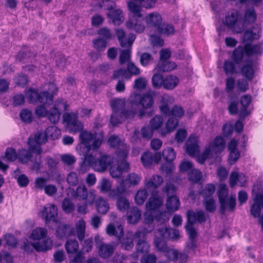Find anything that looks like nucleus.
<instances>
[{"label": "nucleus", "mask_w": 263, "mask_h": 263, "mask_svg": "<svg viewBox=\"0 0 263 263\" xmlns=\"http://www.w3.org/2000/svg\"><path fill=\"white\" fill-rule=\"evenodd\" d=\"M79 138L81 143L80 155L85 156L98 149L101 145L103 140L102 135L95 136L86 130L80 132Z\"/></svg>", "instance_id": "1"}, {"label": "nucleus", "mask_w": 263, "mask_h": 263, "mask_svg": "<svg viewBox=\"0 0 263 263\" xmlns=\"http://www.w3.org/2000/svg\"><path fill=\"white\" fill-rule=\"evenodd\" d=\"M229 190L225 184H221L217 191V196L220 204L219 212L221 214H225L227 209L230 212H233L236 207V198L231 195L228 197Z\"/></svg>", "instance_id": "2"}, {"label": "nucleus", "mask_w": 263, "mask_h": 263, "mask_svg": "<svg viewBox=\"0 0 263 263\" xmlns=\"http://www.w3.org/2000/svg\"><path fill=\"white\" fill-rule=\"evenodd\" d=\"M92 152L85 156L89 165L98 172H103L114 162V157L110 155L103 154L96 158Z\"/></svg>", "instance_id": "3"}, {"label": "nucleus", "mask_w": 263, "mask_h": 263, "mask_svg": "<svg viewBox=\"0 0 263 263\" xmlns=\"http://www.w3.org/2000/svg\"><path fill=\"white\" fill-rule=\"evenodd\" d=\"M26 99L29 103L37 104L40 103L42 105H49L53 103V93L48 91H39L33 88L29 89L25 93Z\"/></svg>", "instance_id": "4"}, {"label": "nucleus", "mask_w": 263, "mask_h": 263, "mask_svg": "<svg viewBox=\"0 0 263 263\" xmlns=\"http://www.w3.org/2000/svg\"><path fill=\"white\" fill-rule=\"evenodd\" d=\"M238 12L234 9L228 11L223 20V23L236 33H241L244 30V24L239 18Z\"/></svg>", "instance_id": "5"}, {"label": "nucleus", "mask_w": 263, "mask_h": 263, "mask_svg": "<svg viewBox=\"0 0 263 263\" xmlns=\"http://www.w3.org/2000/svg\"><path fill=\"white\" fill-rule=\"evenodd\" d=\"M69 191L72 198L84 200L86 204L93 203L96 197L94 191H88L85 185H79L76 190L69 188Z\"/></svg>", "instance_id": "6"}, {"label": "nucleus", "mask_w": 263, "mask_h": 263, "mask_svg": "<svg viewBox=\"0 0 263 263\" xmlns=\"http://www.w3.org/2000/svg\"><path fill=\"white\" fill-rule=\"evenodd\" d=\"M154 102V96L149 93H143L141 99V105L143 109L140 110L138 117L141 119L144 117L149 118L154 114L153 106Z\"/></svg>", "instance_id": "7"}, {"label": "nucleus", "mask_w": 263, "mask_h": 263, "mask_svg": "<svg viewBox=\"0 0 263 263\" xmlns=\"http://www.w3.org/2000/svg\"><path fill=\"white\" fill-rule=\"evenodd\" d=\"M63 121L66 123L67 129L70 133L75 134L80 132L83 128V125L78 120L77 114L73 112L64 114Z\"/></svg>", "instance_id": "8"}, {"label": "nucleus", "mask_w": 263, "mask_h": 263, "mask_svg": "<svg viewBox=\"0 0 263 263\" xmlns=\"http://www.w3.org/2000/svg\"><path fill=\"white\" fill-rule=\"evenodd\" d=\"M161 159L160 153H153L150 152H144L141 157V162L146 167L151 166L154 162L158 163Z\"/></svg>", "instance_id": "9"}, {"label": "nucleus", "mask_w": 263, "mask_h": 263, "mask_svg": "<svg viewBox=\"0 0 263 263\" xmlns=\"http://www.w3.org/2000/svg\"><path fill=\"white\" fill-rule=\"evenodd\" d=\"M252 101V97L250 95H245L241 96L240 102L241 107L239 111V118L240 119H245L251 112V111L248 109Z\"/></svg>", "instance_id": "10"}, {"label": "nucleus", "mask_w": 263, "mask_h": 263, "mask_svg": "<svg viewBox=\"0 0 263 263\" xmlns=\"http://www.w3.org/2000/svg\"><path fill=\"white\" fill-rule=\"evenodd\" d=\"M41 214L46 223L51 221L56 222V218L58 215L57 207L53 204H49L48 206H44Z\"/></svg>", "instance_id": "11"}, {"label": "nucleus", "mask_w": 263, "mask_h": 263, "mask_svg": "<svg viewBox=\"0 0 263 263\" xmlns=\"http://www.w3.org/2000/svg\"><path fill=\"white\" fill-rule=\"evenodd\" d=\"M56 237L60 239L67 238L69 236H75L74 229L69 224H60L55 232Z\"/></svg>", "instance_id": "12"}, {"label": "nucleus", "mask_w": 263, "mask_h": 263, "mask_svg": "<svg viewBox=\"0 0 263 263\" xmlns=\"http://www.w3.org/2000/svg\"><path fill=\"white\" fill-rule=\"evenodd\" d=\"M225 144L224 138L220 136H217L210 146L208 148H206L204 153L208 154L211 151L216 154L220 153L224 149Z\"/></svg>", "instance_id": "13"}, {"label": "nucleus", "mask_w": 263, "mask_h": 263, "mask_svg": "<svg viewBox=\"0 0 263 263\" xmlns=\"http://www.w3.org/2000/svg\"><path fill=\"white\" fill-rule=\"evenodd\" d=\"M116 35L120 46L122 47L131 46L136 39V36L133 34H130V36H128V39H126L125 31L120 28L116 30Z\"/></svg>", "instance_id": "14"}, {"label": "nucleus", "mask_w": 263, "mask_h": 263, "mask_svg": "<svg viewBox=\"0 0 263 263\" xmlns=\"http://www.w3.org/2000/svg\"><path fill=\"white\" fill-rule=\"evenodd\" d=\"M247 50L245 45H239L234 49L231 57L236 64L240 65L243 62L245 55L247 56Z\"/></svg>", "instance_id": "15"}, {"label": "nucleus", "mask_w": 263, "mask_h": 263, "mask_svg": "<svg viewBox=\"0 0 263 263\" xmlns=\"http://www.w3.org/2000/svg\"><path fill=\"white\" fill-rule=\"evenodd\" d=\"M187 219L188 222H193L194 224L196 222L203 223L206 220L205 214L201 210L197 211L196 212L192 210L187 211Z\"/></svg>", "instance_id": "16"}, {"label": "nucleus", "mask_w": 263, "mask_h": 263, "mask_svg": "<svg viewBox=\"0 0 263 263\" xmlns=\"http://www.w3.org/2000/svg\"><path fill=\"white\" fill-rule=\"evenodd\" d=\"M143 17L139 18L138 17L130 18L126 23V26L127 28L135 30L136 32L142 33L144 29L145 26L142 22Z\"/></svg>", "instance_id": "17"}, {"label": "nucleus", "mask_w": 263, "mask_h": 263, "mask_svg": "<svg viewBox=\"0 0 263 263\" xmlns=\"http://www.w3.org/2000/svg\"><path fill=\"white\" fill-rule=\"evenodd\" d=\"M126 216L129 223L136 224L141 218V212L137 207L133 206L127 211Z\"/></svg>", "instance_id": "18"}, {"label": "nucleus", "mask_w": 263, "mask_h": 263, "mask_svg": "<svg viewBox=\"0 0 263 263\" xmlns=\"http://www.w3.org/2000/svg\"><path fill=\"white\" fill-rule=\"evenodd\" d=\"M107 16L115 25H120L124 20V15L121 9H109Z\"/></svg>", "instance_id": "19"}, {"label": "nucleus", "mask_w": 263, "mask_h": 263, "mask_svg": "<svg viewBox=\"0 0 263 263\" xmlns=\"http://www.w3.org/2000/svg\"><path fill=\"white\" fill-rule=\"evenodd\" d=\"M106 232L109 236H115L118 240H120L124 235L123 227L121 224L116 228L114 224L110 223L106 227Z\"/></svg>", "instance_id": "20"}, {"label": "nucleus", "mask_w": 263, "mask_h": 263, "mask_svg": "<svg viewBox=\"0 0 263 263\" xmlns=\"http://www.w3.org/2000/svg\"><path fill=\"white\" fill-rule=\"evenodd\" d=\"M52 247L51 240L46 237L40 240L34 242V250L37 252H46L50 250Z\"/></svg>", "instance_id": "21"}, {"label": "nucleus", "mask_w": 263, "mask_h": 263, "mask_svg": "<svg viewBox=\"0 0 263 263\" xmlns=\"http://www.w3.org/2000/svg\"><path fill=\"white\" fill-rule=\"evenodd\" d=\"M145 21L149 27H154L157 30L162 21L161 15L158 13L148 14L145 17Z\"/></svg>", "instance_id": "22"}, {"label": "nucleus", "mask_w": 263, "mask_h": 263, "mask_svg": "<svg viewBox=\"0 0 263 263\" xmlns=\"http://www.w3.org/2000/svg\"><path fill=\"white\" fill-rule=\"evenodd\" d=\"M241 74L249 81L253 80L255 75V70L253 68V63L252 60L247 64H244L240 69Z\"/></svg>", "instance_id": "23"}, {"label": "nucleus", "mask_w": 263, "mask_h": 263, "mask_svg": "<svg viewBox=\"0 0 263 263\" xmlns=\"http://www.w3.org/2000/svg\"><path fill=\"white\" fill-rule=\"evenodd\" d=\"M163 182L162 176L158 175H153L148 180L145 179L144 186L147 189H156Z\"/></svg>", "instance_id": "24"}, {"label": "nucleus", "mask_w": 263, "mask_h": 263, "mask_svg": "<svg viewBox=\"0 0 263 263\" xmlns=\"http://www.w3.org/2000/svg\"><path fill=\"white\" fill-rule=\"evenodd\" d=\"M179 121L176 118L170 116L166 123L165 128H163L160 131V134L162 137L165 136L167 134L174 131L178 125Z\"/></svg>", "instance_id": "25"}, {"label": "nucleus", "mask_w": 263, "mask_h": 263, "mask_svg": "<svg viewBox=\"0 0 263 263\" xmlns=\"http://www.w3.org/2000/svg\"><path fill=\"white\" fill-rule=\"evenodd\" d=\"M168 255L170 259L173 261L179 260L180 263H185L188 259L187 252H178L176 250H169Z\"/></svg>", "instance_id": "26"}, {"label": "nucleus", "mask_w": 263, "mask_h": 263, "mask_svg": "<svg viewBox=\"0 0 263 263\" xmlns=\"http://www.w3.org/2000/svg\"><path fill=\"white\" fill-rule=\"evenodd\" d=\"M180 205V200L177 196L167 197L166 207L168 212L173 213L175 212L179 209Z\"/></svg>", "instance_id": "27"}, {"label": "nucleus", "mask_w": 263, "mask_h": 263, "mask_svg": "<svg viewBox=\"0 0 263 263\" xmlns=\"http://www.w3.org/2000/svg\"><path fill=\"white\" fill-rule=\"evenodd\" d=\"M229 106L228 110L230 115H235L239 113L238 111V103L239 100L237 96L234 95H231L228 97Z\"/></svg>", "instance_id": "28"}, {"label": "nucleus", "mask_w": 263, "mask_h": 263, "mask_svg": "<svg viewBox=\"0 0 263 263\" xmlns=\"http://www.w3.org/2000/svg\"><path fill=\"white\" fill-rule=\"evenodd\" d=\"M163 200L161 197L153 194L146 203L147 208L151 210H155L159 209L163 204Z\"/></svg>", "instance_id": "29"}, {"label": "nucleus", "mask_w": 263, "mask_h": 263, "mask_svg": "<svg viewBox=\"0 0 263 263\" xmlns=\"http://www.w3.org/2000/svg\"><path fill=\"white\" fill-rule=\"evenodd\" d=\"M247 50V56L250 57L253 54H261L263 52V41L258 44L251 45L250 43L245 44Z\"/></svg>", "instance_id": "30"}, {"label": "nucleus", "mask_w": 263, "mask_h": 263, "mask_svg": "<svg viewBox=\"0 0 263 263\" xmlns=\"http://www.w3.org/2000/svg\"><path fill=\"white\" fill-rule=\"evenodd\" d=\"M96 207L97 212L102 215L105 214L109 209V205L108 201L102 197H99L96 200Z\"/></svg>", "instance_id": "31"}, {"label": "nucleus", "mask_w": 263, "mask_h": 263, "mask_svg": "<svg viewBox=\"0 0 263 263\" xmlns=\"http://www.w3.org/2000/svg\"><path fill=\"white\" fill-rule=\"evenodd\" d=\"M32 152L29 146V149H22L17 153V159L19 162L22 164L27 163L31 161L32 157Z\"/></svg>", "instance_id": "32"}, {"label": "nucleus", "mask_w": 263, "mask_h": 263, "mask_svg": "<svg viewBox=\"0 0 263 263\" xmlns=\"http://www.w3.org/2000/svg\"><path fill=\"white\" fill-rule=\"evenodd\" d=\"M114 247L109 244H102L99 247V254L103 258H108L114 251Z\"/></svg>", "instance_id": "33"}, {"label": "nucleus", "mask_w": 263, "mask_h": 263, "mask_svg": "<svg viewBox=\"0 0 263 263\" xmlns=\"http://www.w3.org/2000/svg\"><path fill=\"white\" fill-rule=\"evenodd\" d=\"M66 180L67 183L70 186H77L84 181L79 174L74 172H71L67 175Z\"/></svg>", "instance_id": "34"}, {"label": "nucleus", "mask_w": 263, "mask_h": 263, "mask_svg": "<svg viewBox=\"0 0 263 263\" xmlns=\"http://www.w3.org/2000/svg\"><path fill=\"white\" fill-rule=\"evenodd\" d=\"M29 141H32L31 143L33 145H39L41 146V145L45 144L47 141V138L44 132L39 131L34 135V139L29 138L28 142Z\"/></svg>", "instance_id": "35"}, {"label": "nucleus", "mask_w": 263, "mask_h": 263, "mask_svg": "<svg viewBox=\"0 0 263 263\" xmlns=\"http://www.w3.org/2000/svg\"><path fill=\"white\" fill-rule=\"evenodd\" d=\"M178 83L179 79L176 76L170 75L164 79L163 87L166 89L172 90L178 84Z\"/></svg>", "instance_id": "36"}, {"label": "nucleus", "mask_w": 263, "mask_h": 263, "mask_svg": "<svg viewBox=\"0 0 263 263\" xmlns=\"http://www.w3.org/2000/svg\"><path fill=\"white\" fill-rule=\"evenodd\" d=\"M157 31L160 34L165 36H170L174 34L175 32V28L171 24L161 23L158 27Z\"/></svg>", "instance_id": "37"}, {"label": "nucleus", "mask_w": 263, "mask_h": 263, "mask_svg": "<svg viewBox=\"0 0 263 263\" xmlns=\"http://www.w3.org/2000/svg\"><path fill=\"white\" fill-rule=\"evenodd\" d=\"M44 133L47 139L52 140L59 139L61 134V130L54 125L48 127Z\"/></svg>", "instance_id": "38"}, {"label": "nucleus", "mask_w": 263, "mask_h": 263, "mask_svg": "<svg viewBox=\"0 0 263 263\" xmlns=\"http://www.w3.org/2000/svg\"><path fill=\"white\" fill-rule=\"evenodd\" d=\"M256 13L253 7L247 8L244 14L243 22L249 24L254 23L256 20Z\"/></svg>", "instance_id": "39"}, {"label": "nucleus", "mask_w": 263, "mask_h": 263, "mask_svg": "<svg viewBox=\"0 0 263 263\" xmlns=\"http://www.w3.org/2000/svg\"><path fill=\"white\" fill-rule=\"evenodd\" d=\"M128 154L126 149L119 150L117 153L118 163L123 165L125 170H128L129 167V164L126 160Z\"/></svg>", "instance_id": "40"}, {"label": "nucleus", "mask_w": 263, "mask_h": 263, "mask_svg": "<svg viewBox=\"0 0 263 263\" xmlns=\"http://www.w3.org/2000/svg\"><path fill=\"white\" fill-rule=\"evenodd\" d=\"M32 141H29L28 144L30 147L31 150L33 153L35 154V158L33 160H31L30 161L34 163H39V164H42V156L41 153L42 152V150L41 147L39 145H33L31 143Z\"/></svg>", "instance_id": "41"}, {"label": "nucleus", "mask_w": 263, "mask_h": 263, "mask_svg": "<svg viewBox=\"0 0 263 263\" xmlns=\"http://www.w3.org/2000/svg\"><path fill=\"white\" fill-rule=\"evenodd\" d=\"M202 178V173L199 170L193 168L188 172V180L192 183H198L201 181Z\"/></svg>", "instance_id": "42"}, {"label": "nucleus", "mask_w": 263, "mask_h": 263, "mask_svg": "<svg viewBox=\"0 0 263 263\" xmlns=\"http://www.w3.org/2000/svg\"><path fill=\"white\" fill-rule=\"evenodd\" d=\"M65 247L68 254H75L78 251L79 243L75 238L69 239L67 240Z\"/></svg>", "instance_id": "43"}, {"label": "nucleus", "mask_w": 263, "mask_h": 263, "mask_svg": "<svg viewBox=\"0 0 263 263\" xmlns=\"http://www.w3.org/2000/svg\"><path fill=\"white\" fill-rule=\"evenodd\" d=\"M199 147L198 145L194 142L191 143L190 138L186 143V152L191 157H194L198 155Z\"/></svg>", "instance_id": "44"}, {"label": "nucleus", "mask_w": 263, "mask_h": 263, "mask_svg": "<svg viewBox=\"0 0 263 263\" xmlns=\"http://www.w3.org/2000/svg\"><path fill=\"white\" fill-rule=\"evenodd\" d=\"M142 177L138 174L132 173L129 174L125 179H124L125 183L127 185V187H130L132 185L138 184Z\"/></svg>", "instance_id": "45"}, {"label": "nucleus", "mask_w": 263, "mask_h": 263, "mask_svg": "<svg viewBox=\"0 0 263 263\" xmlns=\"http://www.w3.org/2000/svg\"><path fill=\"white\" fill-rule=\"evenodd\" d=\"M236 64L233 61L226 60L223 64V70L226 75L237 73Z\"/></svg>", "instance_id": "46"}, {"label": "nucleus", "mask_w": 263, "mask_h": 263, "mask_svg": "<svg viewBox=\"0 0 263 263\" xmlns=\"http://www.w3.org/2000/svg\"><path fill=\"white\" fill-rule=\"evenodd\" d=\"M128 7L129 10L133 14L132 18H142V15L141 13V7L139 5L130 1L128 3Z\"/></svg>", "instance_id": "47"}, {"label": "nucleus", "mask_w": 263, "mask_h": 263, "mask_svg": "<svg viewBox=\"0 0 263 263\" xmlns=\"http://www.w3.org/2000/svg\"><path fill=\"white\" fill-rule=\"evenodd\" d=\"M171 102V98L169 96L164 95L161 97L160 100L161 105L159 106L160 112L164 115L166 112H168L170 107L168 104Z\"/></svg>", "instance_id": "48"}, {"label": "nucleus", "mask_w": 263, "mask_h": 263, "mask_svg": "<svg viewBox=\"0 0 263 263\" xmlns=\"http://www.w3.org/2000/svg\"><path fill=\"white\" fill-rule=\"evenodd\" d=\"M165 239L159 238L158 236H155L154 243L158 251L164 252H167L168 254L169 250H168Z\"/></svg>", "instance_id": "49"}, {"label": "nucleus", "mask_w": 263, "mask_h": 263, "mask_svg": "<svg viewBox=\"0 0 263 263\" xmlns=\"http://www.w3.org/2000/svg\"><path fill=\"white\" fill-rule=\"evenodd\" d=\"M164 79L160 73H155L152 78V86L156 89H159L163 86Z\"/></svg>", "instance_id": "50"}, {"label": "nucleus", "mask_w": 263, "mask_h": 263, "mask_svg": "<svg viewBox=\"0 0 263 263\" xmlns=\"http://www.w3.org/2000/svg\"><path fill=\"white\" fill-rule=\"evenodd\" d=\"M76 232L77 237L80 241L82 240L85 237V222L83 220H79L76 224Z\"/></svg>", "instance_id": "51"}, {"label": "nucleus", "mask_w": 263, "mask_h": 263, "mask_svg": "<svg viewBox=\"0 0 263 263\" xmlns=\"http://www.w3.org/2000/svg\"><path fill=\"white\" fill-rule=\"evenodd\" d=\"M184 115V110L182 107L175 105L171 109H169L168 112H166L164 115L166 116H171L175 118H181Z\"/></svg>", "instance_id": "52"}, {"label": "nucleus", "mask_w": 263, "mask_h": 263, "mask_svg": "<svg viewBox=\"0 0 263 263\" xmlns=\"http://www.w3.org/2000/svg\"><path fill=\"white\" fill-rule=\"evenodd\" d=\"M47 231L46 229L38 228L33 230L31 233V237L34 240L39 241L46 237Z\"/></svg>", "instance_id": "53"}, {"label": "nucleus", "mask_w": 263, "mask_h": 263, "mask_svg": "<svg viewBox=\"0 0 263 263\" xmlns=\"http://www.w3.org/2000/svg\"><path fill=\"white\" fill-rule=\"evenodd\" d=\"M112 79L129 80V73L126 69L120 68L115 70L112 74Z\"/></svg>", "instance_id": "54"}, {"label": "nucleus", "mask_w": 263, "mask_h": 263, "mask_svg": "<svg viewBox=\"0 0 263 263\" xmlns=\"http://www.w3.org/2000/svg\"><path fill=\"white\" fill-rule=\"evenodd\" d=\"M20 117L21 120L25 123H30L33 120V115L31 111L28 109H23L20 112Z\"/></svg>", "instance_id": "55"}, {"label": "nucleus", "mask_w": 263, "mask_h": 263, "mask_svg": "<svg viewBox=\"0 0 263 263\" xmlns=\"http://www.w3.org/2000/svg\"><path fill=\"white\" fill-rule=\"evenodd\" d=\"M47 116L51 123L56 124L59 120L60 112L58 108L53 106L48 111Z\"/></svg>", "instance_id": "56"}, {"label": "nucleus", "mask_w": 263, "mask_h": 263, "mask_svg": "<svg viewBox=\"0 0 263 263\" xmlns=\"http://www.w3.org/2000/svg\"><path fill=\"white\" fill-rule=\"evenodd\" d=\"M162 156L166 161L170 162L176 158V153L173 148L167 147L163 149Z\"/></svg>", "instance_id": "57"}, {"label": "nucleus", "mask_w": 263, "mask_h": 263, "mask_svg": "<svg viewBox=\"0 0 263 263\" xmlns=\"http://www.w3.org/2000/svg\"><path fill=\"white\" fill-rule=\"evenodd\" d=\"M92 46L97 52H101L105 49L107 46V42L101 37H98L92 41Z\"/></svg>", "instance_id": "58"}, {"label": "nucleus", "mask_w": 263, "mask_h": 263, "mask_svg": "<svg viewBox=\"0 0 263 263\" xmlns=\"http://www.w3.org/2000/svg\"><path fill=\"white\" fill-rule=\"evenodd\" d=\"M147 197L148 193L146 190H139L135 195V202L138 205H142L144 203Z\"/></svg>", "instance_id": "59"}, {"label": "nucleus", "mask_w": 263, "mask_h": 263, "mask_svg": "<svg viewBox=\"0 0 263 263\" xmlns=\"http://www.w3.org/2000/svg\"><path fill=\"white\" fill-rule=\"evenodd\" d=\"M128 170L124 169L123 165L121 164V163H118V165L117 166L111 167L110 173L113 178H119L122 176L124 171L126 172Z\"/></svg>", "instance_id": "60"}, {"label": "nucleus", "mask_w": 263, "mask_h": 263, "mask_svg": "<svg viewBox=\"0 0 263 263\" xmlns=\"http://www.w3.org/2000/svg\"><path fill=\"white\" fill-rule=\"evenodd\" d=\"M113 111L121 112L125 107V102L120 99L113 100L110 104Z\"/></svg>", "instance_id": "61"}, {"label": "nucleus", "mask_w": 263, "mask_h": 263, "mask_svg": "<svg viewBox=\"0 0 263 263\" xmlns=\"http://www.w3.org/2000/svg\"><path fill=\"white\" fill-rule=\"evenodd\" d=\"M203 204L205 210L208 212L213 213L216 210V203L213 197L204 198Z\"/></svg>", "instance_id": "62"}, {"label": "nucleus", "mask_w": 263, "mask_h": 263, "mask_svg": "<svg viewBox=\"0 0 263 263\" xmlns=\"http://www.w3.org/2000/svg\"><path fill=\"white\" fill-rule=\"evenodd\" d=\"M215 191V186L213 184L208 183L205 185L204 188L201 192L203 198L212 197V195Z\"/></svg>", "instance_id": "63"}, {"label": "nucleus", "mask_w": 263, "mask_h": 263, "mask_svg": "<svg viewBox=\"0 0 263 263\" xmlns=\"http://www.w3.org/2000/svg\"><path fill=\"white\" fill-rule=\"evenodd\" d=\"M136 248L138 253H147L149 250V245L145 240L139 239Z\"/></svg>", "instance_id": "64"}]
</instances>
